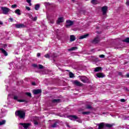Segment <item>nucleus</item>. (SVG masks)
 Returning a JSON list of instances; mask_svg holds the SVG:
<instances>
[{"label": "nucleus", "instance_id": "obj_8", "mask_svg": "<svg viewBox=\"0 0 129 129\" xmlns=\"http://www.w3.org/2000/svg\"><path fill=\"white\" fill-rule=\"evenodd\" d=\"M97 125L98 126V129H104L105 126V123L104 122H101L98 123Z\"/></svg>", "mask_w": 129, "mask_h": 129}, {"label": "nucleus", "instance_id": "obj_19", "mask_svg": "<svg viewBox=\"0 0 129 129\" xmlns=\"http://www.w3.org/2000/svg\"><path fill=\"white\" fill-rule=\"evenodd\" d=\"M76 40V38L75 37V36L72 35L70 36V41L73 42L74 41H75Z\"/></svg>", "mask_w": 129, "mask_h": 129}, {"label": "nucleus", "instance_id": "obj_30", "mask_svg": "<svg viewBox=\"0 0 129 129\" xmlns=\"http://www.w3.org/2000/svg\"><path fill=\"white\" fill-rule=\"evenodd\" d=\"M26 95H27V96H29V97H32V94H31L30 92H26L25 93Z\"/></svg>", "mask_w": 129, "mask_h": 129}, {"label": "nucleus", "instance_id": "obj_50", "mask_svg": "<svg viewBox=\"0 0 129 129\" xmlns=\"http://www.w3.org/2000/svg\"><path fill=\"white\" fill-rule=\"evenodd\" d=\"M8 46V45H7V44H4L3 45V47H4V48H6V47H7Z\"/></svg>", "mask_w": 129, "mask_h": 129}, {"label": "nucleus", "instance_id": "obj_12", "mask_svg": "<svg viewBox=\"0 0 129 129\" xmlns=\"http://www.w3.org/2000/svg\"><path fill=\"white\" fill-rule=\"evenodd\" d=\"M80 80L82 81V82H83V83H86V82H87V80H88V79L86 77H81L80 78Z\"/></svg>", "mask_w": 129, "mask_h": 129}, {"label": "nucleus", "instance_id": "obj_45", "mask_svg": "<svg viewBox=\"0 0 129 129\" xmlns=\"http://www.w3.org/2000/svg\"><path fill=\"white\" fill-rule=\"evenodd\" d=\"M32 85H33L34 86H36V82H33L32 83Z\"/></svg>", "mask_w": 129, "mask_h": 129}, {"label": "nucleus", "instance_id": "obj_18", "mask_svg": "<svg viewBox=\"0 0 129 129\" xmlns=\"http://www.w3.org/2000/svg\"><path fill=\"white\" fill-rule=\"evenodd\" d=\"M88 36H89V34H85L84 35H82L79 37V39L80 40L82 39H85L87 37H88Z\"/></svg>", "mask_w": 129, "mask_h": 129}, {"label": "nucleus", "instance_id": "obj_54", "mask_svg": "<svg viewBox=\"0 0 129 129\" xmlns=\"http://www.w3.org/2000/svg\"><path fill=\"white\" fill-rule=\"evenodd\" d=\"M126 63H128V62H126V63L125 62V63H124V64H126Z\"/></svg>", "mask_w": 129, "mask_h": 129}, {"label": "nucleus", "instance_id": "obj_48", "mask_svg": "<svg viewBox=\"0 0 129 129\" xmlns=\"http://www.w3.org/2000/svg\"><path fill=\"white\" fill-rule=\"evenodd\" d=\"M27 3H28V4H30L31 3V0H26Z\"/></svg>", "mask_w": 129, "mask_h": 129}, {"label": "nucleus", "instance_id": "obj_20", "mask_svg": "<svg viewBox=\"0 0 129 129\" xmlns=\"http://www.w3.org/2000/svg\"><path fill=\"white\" fill-rule=\"evenodd\" d=\"M60 101H61V99H54L52 100V103H57L58 102H59Z\"/></svg>", "mask_w": 129, "mask_h": 129}, {"label": "nucleus", "instance_id": "obj_23", "mask_svg": "<svg viewBox=\"0 0 129 129\" xmlns=\"http://www.w3.org/2000/svg\"><path fill=\"white\" fill-rule=\"evenodd\" d=\"M78 49V47L75 46V47H73L71 48L70 49H68V51H75L76 50H77Z\"/></svg>", "mask_w": 129, "mask_h": 129}, {"label": "nucleus", "instance_id": "obj_33", "mask_svg": "<svg viewBox=\"0 0 129 129\" xmlns=\"http://www.w3.org/2000/svg\"><path fill=\"white\" fill-rule=\"evenodd\" d=\"M17 7H18V6L15 4V5H12L11 8H12V9H15L17 8Z\"/></svg>", "mask_w": 129, "mask_h": 129}, {"label": "nucleus", "instance_id": "obj_41", "mask_svg": "<svg viewBox=\"0 0 129 129\" xmlns=\"http://www.w3.org/2000/svg\"><path fill=\"white\" fill-rule=\"evenodd\" d=\"M118 74L119 76H122V73L121 72H119L118 73Z\"/></svg>", "mask_w": 129, "mask_h": 129}, {"label": "nucleus", "instance_id": "obj_31", "mask_svg": "<svg viewBox=\"0 0 129 129\" xmlns=\"http://www.w3.org/2000/svg\"><path fill=\"white\" fill-rule=\"evenodd\" d=\"M56 126H57V122H54V123L51 125V127H56Z\"/></svg>", "mask_w": 129, "mask_h": 129}, {"label": "nucleus", "instance_id": "obj_32", "mask_svg": "<svg viewBox=\"0 0 129 129\" xmlns=\"http://www.w3.org/2000/svg\"><path fill=\"white\" fill-rule=\"evenodd\" d=\"M49 23H50L51 24H54V23H55V21H54V19H50L49 20Z\"/></svg>", "mask_w": 129, "mask_h": 129}, {"label": "nucleus", "instance_id": "obj_47", "mask_svg": "<svg viewBox=\"0 0 129 129\" xmlns=\"http://www.w3.org/2000/svg\"><path fill=\"white\" fill-rule=\"evenodd\" d=\"M9 20L11 21V22H13V21H14V20H13V18H9Z\"/></svg>", "mask_w": 129, "mask_h": 129}, {"label": "nucleus", "instance_id": "obj_55", "mask_svg": "<svg viewBox=\"0 0 129 129\" xmlns=\"http://www.w3.org/2000/svg\"><path fill=\"white\" fill-rule=\"evenodd\" d=\"M68 126H69V125H68Z\"/></svg>", "mask_w": 129, "mask_h": 129}, {"label": "nucleus", "instance_id": "obj_2", "mask_svg": "<svg viewBox=\"0 0 129 129\" xmlns=\"http://www.w3.org/2000/svg\"><path fill=\"white\" fill-rule=\"evenodd\" d=\"M73 25H74V22L71 20H67L66 22V27L67 28H70Z\"/></svg>", "mask_w": 129, "mask_h": 129}, {"label": "nucleus", "instance_id": "obj_39", "mask_svg": "<svg viewBox=\"0 0 129 129\" xmlns=\"http://www.w3.org/2000/svg\"><path fill=\"white\" fill-rule=\"evenodd\" d=\"M33 67H34V68H37V67H38V65L37 64H32Z\"/></svg>", "mask_w": 129, "mask_h": 129}, {"label": "nucleus", "instance_id": "obj_29", "mask_svg": "<svg viewBox=\"0 0 129 129\" xmlns=\"http://www.w3.org/2000/svg\"><path fill=\"white\" fill-rule=\"evenodd\" d=\"M86 108L87 109H92V106L90 105H87Z\"/></svg>", "mask_w": 129, "mask_h": 129}, {"label": "nucleus", "instance_id": "obj_13", "mask_svg": "<svg viewBox=\"0 0 129 129\" xmlns=\"http://www.w3.org/2000/svg\"><path fill=\"white\" fill-rule=\"evenodd\" d=\"M20 125H22L24 128H28L30 126V123H20Z\"/></svg>", "mask_w": 129, "mask_h": 129}, {"label": "nucleus", "instance_id": "obj_6", "mask_svg": "<svg viewBox=\"0 0 129 129\" xmlns=\"http://www.w3.org/2000/svg\"><path fill=\"white\" fill-rule=\"evenodd\" d=\"M15 27L17 28V29H22L26 28V25L24 24H15Z\"/></svg>", "mask_w": 129, "mask_h": 129}, {"label": "nucleus", "instance_id": "obj_46", "mask_svg": "<svg viewBox=\"0 0 129 129\" xmlns=\"http://www.w3.org/2000/svg\"><path fill=\"white\" fill-rule=\"evenodd\" d=\"M37 57H40V56H41V53H38L37 54Z\"/></svg>", "mask_w": 129, "mask_h": 129}, {"label": "nucleus", "instance_id": "obj_22", "mask_svg": "<svg viewBox=\"0 0 129 129\" xmlns=\"http://www.w3.org/2000/svg\"><path fill=\"white\" fill-rule=\"evenodd\" d=\"M15 14L18 15V16H21V10L20 9H17L15 11Z\"/></svg>", "mask_w": 129, "mask_h": 129}, {"label": "nucleus", "instance_id": "obj_7", "mask_svg": "<svg viewBox=\"0 0 129 129\" xmlns=\"http://www.w3.org/2000/svg\"><path fill=\"white\" fill-rule=\"evenodd\" d=\"M18 98H19V97L17 96H14L13 99H14V100H17L18 102H27V101L24 99H18Z\"/></svg>", "mask_w": 129, "mask_h": 129}, {"label": "nucleus", "instance_id": "obj_37", "mask_svg": "<svg viewBox=\"0 0 129 129\" xmlns=\"http://www.w3.org/2000/svg\"><path fill=\"white\" fill-rule=\"evenodd\" d=\"M39 69H43L44 68V66H43L41 64H39Z\"/></svg>", "mask_w": 129, "mask_h": 129}, {"label": "nucleus", "instance_id": "obj_10", "mask_svg": "<svg viewBox=\"0 0 129 129\" xmlns=\"http://www.w3.org/2000/svg\"><path fill=\"white\" fill-rule=\"evenodd\" d=\"M68 118H70L71 119V120H73V118L74 119H79V118L75 115H69V116H68Z\"/></svg>", "mask_w": 129, "mask_h": 129}, {"label": "nucleus", "instance_id": "obj_52", "mask_svg": "<svg viewBox=\"0 0 129 129\" xmlns=\"http://www.w3.org/2000/svg\"><path fill=\"white\" fill-rule=\"evenodd\" d=\"M72 2L74 3V2H75V0H72Z\"/></svg>", "mask_w": 129, "mask_h": 129}, {"label": "nucleus", "instance_id": "obj_17", "mask_svg": "<svg viewBox=\"0 0 129 129\" xmlns=\"http://www.w3.org/2000/svg\"><path fill=\"white\" fill-rule=\"evenodd\" d=\"M0 50L2 51V52L3 54H4V56H8L7 52L6 51V50L4 49V48H0Z\"/></svg>", "mask_w": 129, "mask_h": 129}, {"label": "nucleus", "instance_id": "obj_49", "mask_svg": "<svg viewBox=\"0 0 129 129\" xmlns=\"http://www.w3.org/2000/svg\"><path fill=\"white\" fill-rule=\"evenodd\" d=\"M126 77L127 78H129V74H127L126 75Z\"/></svg>", "mask_w": 129, "mask_h": 129}, {"label": "nucleus", "instance_id": "obj_15", "mask_svg": "<svg viewBox=\"0 0 129 129\" xmlns=\"http://www.w3.org/2000/svg\"><path fill=\"white\" fill-rule=\"evenodd\" d=\"M74 84L76 85L77 86H82L81 83L77 80H75L74 82Z\"/></svg>", "mask_w": 129, "mask_h": 129}, {"label": "nucleus", "instance_id": "obj_28", "mask_svg": "<svg viewBox=\"0 0 129 129\" xmlns=\"http://www.w3.org/2000/svg\"><path fill=\"white\" fill-rule=\"evenodd\" d=\"M69 76L70 78H73L74 77V74H73L72 72H70L69 73Z\"/></svg>", "mask_w": 129, "mask_h": 129}, {"label": "nucleus", "instance_id": "obj_27", "mask_svg": "<svg viewBox=\"0 0 129 129\" xmlns=\"http://www.w3.org/2000/svg\"><path fill=\"white\" fill-rule=\"evenodd\" d=\"M40 9V5L39 4H36L35 6V10L36 11H38Z\"/></svg>", "mask_w": 129, "mask_h": 129}, {"label": "nucleus", "instance_id": "obj_25", "mask_svg": "<svg viewBox=\"0 0 129 129\" xmlns=\"http://www.w3.org/2000/svg\"><path fill=\"white\" fill-rule=\"evenodd\" d=\"M122 41L124 43H129V37H127V38H125L124 39H123Z\"/></svg>", "mask_w": 129, "mask_h": 129}, {"label": "nucleus", "instance_id": "obj_16", "mask_svg": "<svg viewBox=\"0 0 129 129\" xmlns=\"http://www.w3.org/2000/svg\"><path fill=\"white\" fill-rule=\"evenodd\" d=\"M114 125V124H109V123H105V126L108 127V128H111Z\"/></svg>", "mask_w": 129, "mask_h": 129}, {"label": "nucleus", "instance_id": "obj_53", "mask_svg": "<svg viewBox=\"0 0 129 129\" xmlns=\"http://www.w3.org/2000/svg\"><path fill=\"white\" fill-rule=\"evenodd\" d=\"M30 6H32V4L31 3H29Z\"/></svg>", "mask_w": 129, "mask_h": 129}, {"label": "nucleus", "instance_id": "obj_24", "mask_svg": "<svg viewBox=\"0 0 129 129\" xmlns=\"http://www.w3.org/2000/svg\"><path fill=\"white\" fill-rule=\"evenodd\" d=\"M82 113L84 115H88V114H90V111H83Z\"/></svg>", "mask_w": 129, "mask_h": 129}, {"label": "nucleus", "instance_id": "obj_14", "mask_svg": "<svg viewBox=\"0 0 129 129\" xmlns=\"http://www.w3.org/2000/svg\"><path fill=\"white\" fill-rule=\"evenodd\" d=\"M64 22V19L63 17H59L56 22V24H59L60 23H63Z\"/></svg>", "mask_w": 129, "mask_h": 129}, {"label": "nucleus", "instance_id": "obj_1", "mask_svg": "<svg viewBox=\"0 0 129 129\" xmlns=\"http://www.w3.org/2000/svg\"><path fill=\"white\" fill-rule=\"evenodd\" d=\"M15 115L21 119L26 118V112L23 110H18L15 112Z\"/></svg>", "mask_w": 129, "mask_h": 129}, {"label": "nucleus", "instance_id": "obj_40", "mask_svg": "<svg viewBox=\"0 0 129 129\" xmlns=\"http://www.w3.org/2000/svg\"><path fill=\"white\" fill-rule=\"evenodd\" d=\"M26 9L27 10V11H31V8L28 6H26Z\"/></svg>", "mask_w": 129, "mask_h": 129}, {"label": "nucleus", "instance_id": "obj_38", "mask_svg": "<svg viewBox=\"0 0 129 129\" xmlns=\"http://www.w3.org/2000/svg\"><path fill=\"white\" fill-rule=\"evenodd\" d=\"M99 57H100V58H104V57H105V55H104V54H101L99 56Z\"/></svg>", "mask_w": 129, "mask_h": 129}, {"label": "nucleus", "instance_id": "obj_35", "mask_svg": "<svg viewBox=\"0 0 129 129\" xmlns=\"http://www.w3.org/2000/svg\"><path fill=\"white\" fill-rule=\"evenodd\" d=\"M34 124H35V125H37V124H39V122H38V121H37L36 120H34Z\"/></svg>", "mask_w": 129, "mask_h": 129}, {"label": "nucleus", "instance_id": "obj_4", "mask_svg": "<svg viewBox=\"0 0 129 129\" xmlns=\"http://www.w3.org/2000/svg\"><path fill=\"white\" fill-rule=\"evenodd\" d=\"M100 40H99V36H97L96 38L94 39V40L91 41L92 44H98L99 43V41Z\"/></svg>", "mask_w": 129, "mask_h": 129}, {"label": "nucleus", "instance_id": "obj_36", "mask_svg": "<svg viewBox=\"0 0 129 129\" xmlns=\"http://www.w3.org/2000/svg\"><path fill=\"white\" fill-rule=\"evenodd\" d=\"M95 2H96V0H91V3L93 4V5H96Z\"/></svg>", "mask_w": 129, "mask_h": 129}, {"label": "nucleus", "instance_id": "obj_9", "mask_svg": "<svg viewBox=\"0 0 129 129\" xmlns=\"http://www.w3.org/2000/svg\"><path fill=\"white\" fill-rule=\"evenodd\" d=\"M33 92L35 95H37V94H40V93H42V90L41 89L33 90Z\"/></svg>", "mask_w": 129, "mask_h": 129}, {"label": "nucleus", "instance_id": "obj_3", "mask_svg": "<svg viewBox=\"0 0 129 129\" xmlns=\"http://www.w3.org/2000/svg\"><path fill=\"white\" fill-rule=\"evenodd\" d=\"M1 10L3 11V14H4V15H8L10 11L9 8L5 7H1Z\"/></svg>", "mask_w": 129, "mask_h": 129}, {"label": "nucleus", "instance_id": "obj_44", "mask_svg": "<svg viewBox=\"0 0 129 129\" xmlns=\"http://www.w3.org/2000/svg\"><path fill=\"white\" fill-rule=\"evenodd\" d=\"M37 17H35L34 18V19H33V21H34V22H36V21H37Z\"/></svg>", "mask_w": 129, "mask_h": 129}, {"label": "nucleus", "instance_id": "obj_11", "mask_svg": "<svg viewBox=\"0 0 129 129\" xmlns=\"http://www.w3.org/2000/svg\"><path fill=\"white\" fill-rule=\"evenodd\" d=\"M96 76L98 78H103L105 77V75L103 74L102 73H98L96 74Z\"/></svg>", "mask_w": 129, "mask_h": 129}, {"label": "nucleus", "instance_id": "obj_34", "mask_svg": "<svg viewBox=\"0 0 129 129\" xmlns=\"http://www.w3.org/2000/svg\"><path fill=\"white\" fill-rule=\"evenodd\" d=\"M44 57H45V58H50V55H49V54H45V55H44Z\"/></svg>", "mask_w": 129, "mask_h": 129}, {"label": "nucleus", "instance_id": "obj_43", "mask_svg": "<svg viewBox=\"0 0 129 129\" xmlns=\"http://www.w3.org/2000/svg\"><path fill=\"white\" fill-rule=\"evenodd\" d=\"M126 6H129V0H127L126 2Z\"/></svg>", "mask_w": 129, "mask_h": 129}, {"label": "nucleus", "instance_id": "obj_5", "mask_svg": "<svg viewBox=\"0 0 129 129\" xmlns=\"http://www.w3.org/2000/svg\"><path fill=\"white\" fill-rule=\"evenodd\" d=\"M108 10V7H107V6H104L102 7V12L103 13V16H105V15H106V13Z\"/></svg>", "mask_w": 129, "mask_h": 129}, {"label": "nucleus", "instance_id": "obj_21", "mask_svg": "<svg viewBox=\"0 0 129 129\" xmlns=\"http://www.w3.org/2000/svg\"><path fill=\"white\" fill-rule=\"evenodd\" d=\"M101 69H102V68L101 67H97L95 69V70H94V72H99V71H100V70H101Z\"/></svg>", "mask_w": 129, "mask_h": 129}, {"label": "nucleus", "instance_id": "obj_51", "mask_svg": "<svg viewBox=\"0 0 129 129\" xmlns=\"http://www.w3.org/2000/svg\"><path fill=\"white\" fill-rule=\"evenodd\" d=\"M3 22L0 21V25H3Z\"/></svg>", "mask_w": 129, "mask_h": 129}, {"label": "nucleus", "instance_id": "obj_42", "mask_svg": "<svg viewBox=\"0 0 129 129\" xmlns=\"http://www.w3.org/2000/svg\"><path fill=\"white\" fill-rule=\"evenodd\" d=\"M121 102H125V99H120Z\"/></svg>", "mask_w": 129, "mask_h": 129}, {"label": "nucleus", "instance_id": "obj_26", "mask_svg": "<svg viewBox=\"0 0 129 129\" xmlns=\"http://www.w3.org/2000/svg\"><path fill=\"white\" fill-rule=\"evenodd\" d=\"M6 122H7V120H3L2 121H0V125H3V124H6Z\"/></svg>", "mask_w": 129, "mask_h": 129}]
</instances>
